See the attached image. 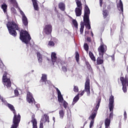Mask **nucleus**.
<instances>
[{"instance_id": "obj_1", "label": "nucleus", "mask_w": 128, "mask_h": 128, "mask_svg": "<svg viewBox=\"0 0 128 128\" xmlns=\"http://www.w3.org/2000/svg\"><path fill=\"white\" fill-rule=\"evenodd\" d=\"M109 100L108 106L110 112V114L109 117L104 120L105 128H109L110 125V120L114 118V98L112 95L110 96Z\"/></svg>"}, {"instance_id": "obj_2", "label": "nucleus", "mask_w": 128, "mask_h": 128, "mask_svg": "<svg viewBox=\"0 0 128 128\" xmlns=\"http://www.w3.org/2000/svg\"><path fill=\"white\" fill-rule=\"evenodd\" d=\"M90 10L88 5L85 4L84 8V16L83 18L84 24L88 30H90Z\"/></svg>"}, {"instance_id": "obj_3", "label": "nucleus", "mask_w": 128, "mask_h": 128, "mask_svg": "<svg viewBox=\"0 0 128 128\" xmlns=\"http://www.w3.org/2000/svg\"><path fill=\"white\" fill-rule=\"evenodd\" d=\"M6 26L11 36H16L18 33L16 30H19L18 25L16 24L14 21L12 20V22H8L6 24Z\"/></svg>"}, {"instance_id": "obj_4", "label": "nucleus", "mask_w": 128, "mask_h": 128, "mask_svg": "<svg viewBox=\"0 0 128 128\" xmlns=\"http://www.w3.org/2000/svg\"><path fill=\"white\" fill-rule=\"evenodd\" d=\"M100 102H102V99H98L95 109L92 110L91 112V114L89 116V120H92L90 124V128H92V126H94V118H96V114H98V108H100Z\"/></svg>"}, {"instance_id": "obj_5", "label": "nucleus", "mask_w": 128, "mask_h": 128, "mask_svg": "<svg viewBox=\"0 0 128 128\" xmlns=\"http://www.w3.org/2000/svg\"><path fill=\"white\" fill-rule=\"evenodd\" d=\"M20 38L22 42H24L26 44H28V42L32 40V37H30V35L29 34L28 32L26 30H21Z\"/></svg>"}, {"instance_id": "obj_6", "label": "nucleus", "mask_w": 128, "mask_h": 128, "mask_svg": "<svg viewBox=\"0 0 128 128\" xmlns=\"http://www.w3.org/2000/svg\"><path fill=\"white\" fill-rule=\"evenodd\" d=\"M8 76H10V74L5 72L2 76V82L4 86H6L7 88H10L12 87V82L10 81V77Z\"/></svg>"}, {"instance_id": "obj_7", "label": "nucleus", "mask_w": 128, "mask_h": 128, "mask_svg": "<svg viewBox=\"0 0 128 128\" xmlns=\"http://www.w3.org/2000/svg\"><path fill=\"white\" fill-rule=\"evenodd\" d=\"M90 78L88 77L86 78V81L85 82V85H84V90H83L82 92L79 94V96H82L84 94V92H86L88 94V96H90Z\"/></svg>"}, {"instance_id": "obj_8", "label": "nucleus", "mask_w": 128, "mask_h": 128, "mask_svg": "<svg viewBox=\"0 0 128 128\" xmlns=\"http://www.w3.org/2000/svg\"><path fill=\"white\" fill-rule=\"evenodd\" d=\"M120 80L122 82V90L124 92H126L128 89L126 86H128V78L126 76L125 78L123 76L120 77Z\"/></svg>"}, {"instance_id": "obj_9", "label": "nucleus", "mask_w": 128, "mask_h": 128, "mask_svg": "<svg viewBox=\"0 0 128 128\" xmlns=\"http://www.w3.org/2000/svg\"><path fill=\"white\" fill-rule=\"evenodd\" d=\"M52 26L50 24H48L45 25L44 28H43L42 32L48 36L52 34Z\"/></svg>"}, {"instance_id": "obj_10", "label": "nucleus", "mask_w": 128, "mask_h": 128, "mask_svg": "<svg viewBox=\"0 0 128 128\" xmlns=\"http://www.w3.org/2000/svg\"><path fill=\"white\" fill-rule=\"evenodd\" d=\"M7 106H8V108H10V110L11 112H12L14 116L13 117V118H21L20 114H16V109H14V106L13 105H12L10 104L7 103Z\"/></svg>"}, {"instance_id": "obj_11", "label": "nucleus", "mask_w": 128, "mask_h": 128, "mask_svg": "<svg viewBox=\"0 0 128 128\" xmlns=\"http://www.w3.org/2000/svg\"><path fill=\"white\" fill-rule=\"evenodd\" d=\"M108 50L106 46V44H100V46L98 48V52H99V55L101 56L102 58V56L104 54L105 52Z\"/></svg>"}, {"instance_id": "obj_12", "label": "nucleus", "mask_w": 128, "mask_h": 128, "mask_svg": "<svg viewBox=\"0 0 128 128\" xmlns=\"http://www.w3.org/2000/svg\"><path fill=\"white\" fill-rule=\"evenodd\" d=\"M20 14L22 16V22L23 24L25 26H28V18H26V14H24V13L23 12H22Z\"/></svg>"}, {"instance_id": "obj_13", "label": "nucleus", "mask_w": 128, "mask_h": 128, "mask_svg": "<svg viewBox=\"0 0 128 128\" xmlns=\"http://www.w3.org/2000/svg\"><path fill=\"white\" fill-rule=\"evenodd\" d=\"M31 122L32 124V128H38V121L36 119V115L33 114L32 116Z\"/></svg>"}, {"instance_id": "obj_14", "label": "nucleus", "mask_w": 128, "mask_h": 128, "mask_svg": "<svg viewBox=\"0 0 128 128\" xmlns=\"http://www.w3.org/2000/svg\"><path fill=\"white\" fill-rule=\"evenodd\" d=\"M26 100L29 104H32L34 102V97H32V94L31 92H27Z\"/></svg>"}, {"instance_id": "obj_15", "label": "nucleus", "mask_w": 128, "mask_h": 128, "mask_svg": "<svg viewBox=\"0 0 128 128\" xmlns=\"http://www.w3.org/2000/svg\"><path fill=\"white\" fill-rule=\"evenodd\" d=\"M52 62L53 66H54V62H56L58 57H56V54L54 52H52L51 54Z\"/></svg>"}, {"instance_id": "obj_16", "label": "nucleus", "mask_w": 128, "mask_h": 128, "mask_svg": "<svg viewBox=\"0 0 128 128\" xmlns=\"http://www.w3.org/2000/svg\"><path fill=\"white\" fill-rule=\"evenodd\" d=\"M32 2L34 6V10L38 12L40 8H38V1H36V0H32Z\"/></svg>"}, {"instance_id": "obj_17", "label": "nucleus", "mask_w": 128, "mask_h": 128, "mask_svg": "<svg viewBox=\"0 0 128 128\" xmlns=\"http://www.w3.org/2000/svg\"><path fill=\"white\" fill-rule=\"evenodd\" d=\"M82 8H76L75 9V14L76 16H80L82 14Z\"/></svg>"}, {"instance_id": "obj_18", "label": "nucleus", "mask_w": 128, "mask_h": 128, "mask_svg": "<svg viewBox=\"0 0 128 128\" xmlns=\"http://www.w3.org/2000/svg\"><path fill=\"white\" fill-rule=\"evenodd\" d=\"M117 6L120 12L121 11L122 12H124V4H122V0H120V2L118 4Z\"/></svg>"}, {"instance_id": "obj_19", "label": "nucleus", "mask_w": 128, "mask_h": 128, "mask_svg": "<svg viewBox=\"0 0 128 128\" xmlns=\"http://www.w3.org/2000/svg\"><path fill=\"white\" fill-rule=\"evenodd\" d=\"M58 6L60 10L62 12H64V10H66V4L62 2H60L58 4Z\"/></svg>"}, {"instance_id": "obj_20", "label": "nucleus", "mask_w": 128, "mask_h": 128, "mask_svg": "<svg viewBox=\"0 0 128 128\" xmlns=\"http://www.w3.org/2000/svg\"><path fill=\"white\" fill-rule=\"evenodd\" d=\"M97 64H104V56L100 55V56L96 60Z\"/></svg>"}, {"instance_id": "obj_21", "label": "nucleus", "mask_w": 128, "mask_h": 128, "mask_svg": "<svg viewBox=\"0 0 128 128\" xmlns=\"http://www.w3.org/2000/svg\"><path fill=\"white\" fill-rule=\"evenodd\" d=\"M39 64H42V55L40 54V52H36Z\"/></svg>"}, {"instance_id": "obj_22", "label": "nucleus", "mask_w": 128, "mask_h": 128, "mask_svg": "<svg viewBox=\"0 0 128 128\" xmlns=\"http://www.w3.org/2000/svg\"><path fill=\"white\" fill-rule=\"evenodd\" d=\"M48 81V77L46 74H42V77L40 80L41 82H44L45 84H46V82Z\"/></svg>"}, {"instance_id": "obj_23", "label": "nucleus", "mask_w": 128, "mask_h": 128, "mask_svg": "<svg viewBox=\"0 0 128 128\" xmlns=\"http://www.w3.org/2000/svg\"><path fill=\"white\" fill-rule=\"evenodd\" d=\"M1 8H2L4 14H6V12H8V5L5 3H3L1 6Z\"/></svg>"}, {"instance_id": "obj_24", "label": "nucleus", "mask_w": 128, "mask_h": 128, "mask_svg": "<svg viewBox=\"0 0 128 128\" xmlns=\"http://www.w3.org/2000/svg\"><path fill=\"white\" fill-rule=\"evenodd\" d=\"M80 100V94H78L73 99V102H72V105L74 106L76 102H78V101Z\"/></svg>"}, {"instance_id": "obj_25", "label": "nucleus", "mask_w": 128, "mask_h": 128, "mask_svg": "<svg viewBox=\"0 0 128 128\" xmlns=\"http://www.w3.org/2000/svg\"><path fill=\"white\" fill-rule=\"evenodd\" d=\"M75 2L78 8H82V2L79 0H75Z\"/></svg>"}, {"instance_id": "obj_26", "label": "nucleus", "mask_w": 128, "mask_h": 128, "mask_svg": "<svg viewBox=\"0 0 128 128\" xmlns=\"http://www.w3.org/2000/svg\"><path fill=\"white\" fill-rule=\"evenodd\" d=\"M89 56L91 58L92 60L96 62V57L94 56V55L92 52L90 51L89 52Z\"/></svg>"}, {"instance_id": "obj_27", "label": "nucleus", "mask_w": 128, "mask_h": 128, "mask_svg": "<svg viewBox=\"0 0 128 128\" xmlns=\"http://www.w3.org/2000/svg\"><path fill=\"white\" fill-rule=\"evenodd\" d=\"M103 13V18H106L108 16V11L106 10H103L102 11Z\"/></svg>"}, {"instance_id": "obj_28", "label": "nucleus", "mask_w": 128, "mask_h": 128, "mask_svg": "<svg viewBox=\"0 0 128 128\" xmlns=\"http://www.w3.org/2000/svg\"><path fill=\"white\" fill-rule=\"evenodd\" d=\"M84 24L83 22H81L80 23V32L81 34H84Z\"/></svg>"}, {"instance_id": "obj_29", "label": "nucleus", "mask_w": 128, "mask_h": 128, "mask_svg": "<svg viewBox=\"0 0 128 128\" xmlns=\"http://www.w3.org/2000/svg\"><path fill=\"white\" fill-rule=\"evenodd\" d=\"M59 114L60 118H64V110H61L59 111Z\"/></svg>"}, {"instance_id": "obj_30", "label": "nucleus", "mask_w": 128, "mask_h": 128, "mask_svg": "<svg viewBox=\"0 0 128 128\" xmlns=\"http://www.w3.org/2000/svg\"><path fill=\"white\" fill-rule=\"evenodd\" d=\"M76 56H75V58L76 60V62H80V54H78V52H75Z\"/></svg>"}, {"instance_id": "obj_31", "label": "nucleus", "mask_w": 128, "mask_h": 128, "mask_svg": "<svg viewBox=\"0 0 128 128\" xmlns=\"http://www.w3.org/2000/svg\"><path fill=\"white\" fill-rule=\"evenodd\" d=\"M84 48L88 52L89 49L88 44L86 43H84Z\"/></svg>"}, {"instance_id": "obj_32", "label": "nucleus", "mask_w": 128, "mask_h": 128, "mask_svg": "<svg viewBox=\"0 0 128 128\" xmlns=\"http://www.w3.org/2000/svg\"><path fill=\"white\" fill-rule=\"evenodd\" d=\"M72 22L73 25L74 26V28H76L78 30V22L76 21V20H72Z\"/></svg>"}, {"instance_id": "obj_33", "label": "nucleus", "mask_w": 128, "mask_h": 128, "mask_svg": "<svg viewBox=\"0 0 128 128\" xmlns=\"http://www.w3.org/2000/svg\"><path fill=\"white\" fill-rule=\"evenodd\" d=\"M58 102H64V97H62V95L58 96Z\"/></svg>"}, {"instance_id": "obj_34", "label": "nucleus", "mask_w": 128, "mask_h": 128, "mask_svg": "<svg viewBox=\"0 0 128 128\" xmlns=\"http://www.w3.org/2000/svg\"><path fill=\"white\" fill-rule=\"evenodd\" d=\"M44 118H45L46 122H50V116L46 114H44Z\"/></svg>"}, {"instance_id": "obj_35", "label": "nucleus", "mask_w": 128, "mask_h": 128, "mask_svg": "<svg viewBox=\"0 0 128 128\" xmlns=\"http://www.w3.org/2000/svg\"><path fill=\"white\" fill-rule=\"evenodd\" d=\"M73 90L74 92H78V86L76 85H74Z\"/></svg>"}, {"instance_id": "obj_36", "label": "nucleus", "mask_w": 128, "mask_h": 128, "mask_svg": "<svg viewBox=\"0 0 128 128\" xmlns=\"http://www.w3.org/2000/svg\"><path fill=\"white\" fill-rule=\"evenodd\" d=\"M62 106L64 108H68V104L66 100H64L62 104Z\"/></svg>"}, {"instance_id": "obj_37", "label": "nucleus", "mask_w": 128, "mask_h": 128, "mask_svg": "<svg viewBox=\"0 0 128 128\" xmlns=\"http://www.w3.org/2000/svg\"><path fill=\"white\" fill-rule=\"evenodd\" d=\"M0 100L4 104H8V102H6V100L4 99V97L2 96H0Z\"/></svg>"}, {"instance_id": "obj_38", "label": "nucleus", "mask_w": 128, "mask_h": 128, "mask_svg": "<svg viewBox=\"0 0 128 128\" xmlns=\"http://www.w3.org/2000/svg\"><path fill=\"white\" fill-rule=\"evenodd\" d=\"M62 70L64 72H68V68H66V66H62Z\"/></svg>"}, {"instance_id": "obj_39", "label": "nucleus", "mask_w": 128, "mask_h": 128, "mask_svg": "<svg viewBox=\"0 0 128 128\" xmlns=\"http://www.w3.org/2000/svg\"><path fill=\"white\" fill-rule=\"evenodd\" d=\"M48 46H54V41H50L48 42Z\"/></svg>"}, {"instance_id": "obj_40", "label": "nucleus", "mask_w": 128, "mask_h": 128, "mask_svg": "<svg viewBox=\"0 0 128 128\" xmlns=\"http://www.w3.org/2000/svg\"><path fill=\"white\" fill-rule=\"evenodd\" d=\"M14 94H15V96H18V94H20V93H18V90H14Z\"/></svg>"}, {"instance_id": "obj_41", "label": "nucleus", "mask_w": 128, "mask_h": 128, "mask_svg": "<svg viewBox=\"0 0 128 128\" xmlns=\"http://www.w3.org/2000/svg\"><path fill=\"white\" fill-rule=\"evenodd\" d=\"M10 2L12 4H16V0H10Z\"/></svg>"}, {"instance_id": "obj_42", "label": "nucleus", "mask_w": 128, "mask_h": 128, "mask_svg": "<svg viewBox=\"0 0 128 128\" xmlns=\"http://www.w3.org/2000/svg\"><path fill=\"white\" fill-rule=\"evenodd\" d=\"M86 40L88 42H92V38L90 37H87Z\"/></svg>"}, {"instance_id": "obj_43", "label": "nucleus", "mask_w": 128, "mask_h": 128, "mask_svg": "<svg viewBox=\"0 0 128 128\" xmlns=\"http://www.w3.org/2000/svg\"><path fill=\"white\" fill-rule=\"evenodd\" d=\"M124 118H125V120H126L127 114H126V111L124 112Z\"/></svg>"}, {"instance_id": "obj_44", "label": "nucleus", "mask_w": 128, "mask_h": 128, "mask_svg": "<svg viewBox=\"0 0 128 128\" xmlns=\"http://www.w3.org/2000/svg\"><path fill=\"white\" fill-rule=\"evenodd\" d=\"M100 8H102V0H100Z\"/></svg>"}, {"instance_id": "obj_45", "label": "nucleus", "mask_w": 128, "mask_h": 128, "mask_svg": "<svg viewBox=\"0 0 128 128\" xmlns=\"http://www.w3.org/2000/svg\"><path fill=\"white\" fill-rule=\"evenodd\" d=\"M40 128H44V124L42 122L40 123Z\"/></svg>"}, {"instance_id": "obj_46", "label": "nucleus", "mask_w": 128, "mask_h": 128, "mask_svg": "<svg viewBox=\"0 0 128 128\" xmlns=\"http://www.w3.org/2000/svg\"><path fill=\"white\" fill-rule=\"evenodd\" d=\"M58 62H60V64H64V61H62L60 60H58Z\"/></svg>"}, {"instance_id": "obj_47", "label": "nucleus", "mask_w": 128, "mask_h": 128, "mask_svg": "<svg viewBox=\"0 0 128 128\" xmlns=\"http://www.w3.org/2000/svg\"><path fill=\"white\" fill-rule=\"evenodd\" d=\"M62 96V93L60 92V91H58V96Z\"/></svg>"}, {"instance_id": "obj_48", "label": "nucleus", "mask_w": 128, "mask_h": 128, "mask_svg": "<svg viewBox=\"0 0 128 128\" xmlns=\"http://www.w3.org/2000/svg\"><path fill=\"white\" fill-rule=\"evenodd\" d=\"M100 40L101 44H104V42H102V38H101Z\"/></svg>"}, {"instance_id": "obj_49", "label": "nucleus", "mask_w": 128, "mask_h": 128, "mask_svg": "<svg viewBox=\"0 0 128 128\" xmlns=\"http://www.w3.org/2000/svg\"><path fill=\"white\" fill-rule=\"evenodd\" d=\"M90 31H85V34H88Z\"/></svg>"}, {"instance_id": "obj_50", "label": "nucleus", "mask_w": 128, "mask_h": 128, "mask_svg": "<svg viewBox=\"0 0 128 128\" xmlns=\"http://www.w3.org/2000/svg\"><path fill=\"white\" fill-rule=\"evenodd\" d=\"M112 60H114V54L112 56Z\"/></svg>"}, {"instance_id": "obj_51", "label": "nucleus", "mask_w": 128, "mask_h": 128, "mask_svg": "<svg viewBox=\"0 0 128 128\" xmlns=\"http://www.w3.org/2000/svg\"><path fill=\"white\" fill-rule=\"evenodd\" d=\"M11 10H14V12L16 11V8H12Z\"/></svg>"}, {"instance_id": "obj_52", "label": "nucleus", "mask_w": 128, "mask_h": 128, "mask_svg": "<svg viewBox=\"0 0 128 128\" xmlns=\"http://www.w3.org/2000/svg\"><path fill=\"white\" fill-rule=\"evenodd\" d=\"M56 90L57 92H60V90H58V88H56Z\"/></svg>"}, {"instance_id": "obj_53", "label": "nucleus", "mask_w": 128, "mask_h": 128, "mask_svg": "<svg viewBox=\"0 0 128 128\" xmlns=\"http://www.w3.org/2000/svg\"><path fill=\"white\" fill-rule=\"evenodd\" d=\"M86 124H88V122L86 121L84 122V124L83 126H86Z\"/></svg>"}, {"instance_id": "obj_54", "label": "nucleus", "mask_w": 128, "mask_h": 128, "mask_svg": "<svg viewBox=\"0 0 128 128\" xmlns=\"http://www.w3.org/2000/svg\"><path fill=\"white\" fill-rule=\"evenodd\" d=\"M52 120H53L54 122H56V118L54 117L52 118Z\"/></svg>"}, {"instance_id": "obj_55", "label": "nucleus", "mask_w": 128, "mask_h": 128, "mask_svg": "<svg viewBox=\"0 0 128 128\" xmlns=\"http://www.w3.org/2000/svg\"><path fill=\"white\" fill-rule=\"evenodd\" d=\"M92 36H94V33H92V32H91Z\"/></svg>"}, {"instance_id": "obj_56", "label": "nucleus", "mask_w": 128, "mask_h": 128, "mask_svg": "<svg viewBox=\"0 0 128 128\" xmlns=\"http://www.w3.org/2000/svg\"><path fill=\"white\" fill-rule=\"evenodd\" d=\"M54 100V98L52 97V98H50V100Z\"/></svg>"}, {"instance_id": "obj_57", "label": "nucleus", "mask_w": 128, "mask_h": 128, "mask_svg": "<svg viewBox=\"0 0 128 128\" xmlns=\"http://www.w3.org/2000/svg\"><path fill=\"white\" fill-rule=\"evenodd\" d=\"M84 128V126H82L80 128Z\"/></svg>"}, {"instance_id": "obj_58", "label": "nucleus", "mask_w": 128, "mask_h": 128, "mask_svg": "<svg viewBox=\"0 0 128 128\" xmlns=\"http://www.w3.org/2000/svg\"><path fill=\"white\" fill-rule=\"evenodd\" d=\"M55 10H56V8H55Z\"/></svg>"}, {"instance_id": "obj_59", "label": "nucleus", "mask_w": 128, "mask_h": 128, "mask_svg": "<svg viewBox=\"0 0 128 128\" xmlns=\"http://www.w3.org/2000/svg\"><path fill=\"white\" fill-rule=\"evenodd\" d=\"M28 124H30V122H28Z\"/></svg>"}]
</instances>
